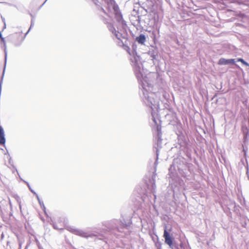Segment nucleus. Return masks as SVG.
I'll return each instance as SVG.
<instances>
[{"mask_svg": "<svg viewBox=\"0 0 249 249\" xmlns=\"http://www.w3.org/2000/svg\"><path fill=\"white\" fill-rule=\"evenodd\" d=\"M68 230L73 234L80 236L82 237L88 238L89 237H95V240L99 239L107 242L106 236L102 233H94L92 232H86L81 230L73 228H69Z\"/></svg>", "mask_w": 249, "mask_h": 249, "instance_id": "7ed1b4c3", "label": "nucleus"}, {"mask_svg": "<svg viewBox=\"0 0 249 249\" xmlns=\"http://www.w3.org/2000/svg\"><path fill=\"white\" fill-rule=\"evenodd\" d=\"M102 225L106 228V229L104 230V233L110 232L118 237L121 235L119 233H124V229L127 228L130 225V223H124L121 220L114 219L110 221H104L102 223Z\"/></svg>", "mask_w": 249, "mask_h": 249, "instance_id": "f03ea898", "label": "nucleus"}, {"mask_svg": "<svg viewBox=\"0 0 249 249\" xmlns=\"http://www.w3.org/2000/svg\"><path fill=\"white\" fill-rule=\"evenodd\" d=\"M122 221L123 223H126L127 224H128V222H129V223H130V225H129V226H128V227H127V228H125V229H124V230H125V229H127V230L128 229V227L129 226H130V225H131V222H130V221H128L127 222H125V221H124V220H123V221Z\"/></svg>", "mask_w": 249, "mask_h": 249, "instance_id": "a211bd4d", "label": "nucleus"}, {"mask_svg": "<svg viewBox=\"0 0 249 249\" xmlns=\"http://www.w3.org/2000/svg\"><path fill=\"white\" fill-rule=\"evenodd\" d=\"M155 178L156 175L153 174L151 178L149 179V180L146 182L148 189L152 192H154L156 187L155 184Z\"/></svg>", "mask_w": 249, "mask_h": 249, "instance_id": "0eeeda50", "label": "nucleus"}, {"mask_svg": "<svg viewBox=\"0 0 249 249\" xmlns=\"http://www.w3.org/2000/svg\"><path fill=\"white\" fill-rule=\"evenodd\" d=\"M34 194L36 195V198L37 199L38 201H40V199L38 195L36 193V194Z\"/></svg>", "mask_w": 249, "mask_h": 249, "instance_id": "6ab92c4d", "label": "nucleus"}, {"mask_svg": "<svg viewBox=\"0 0 249 249\" xmlns=\"http://www.w3.org/2000/svg\"><path fill=\"white\" fill-rule=\"evenodd\" d=\"M26 184H27V186H28V188H29V190H30V191H31L32 193H33V194H36V192H35V191H34L32 189V188H31V187H30V185H29V183H28V182H26Z\"/></svg>", "mask_w": 249, "mask_h": 249, "instance_id": "dca6fc26", "label": "nucleus"}, {"mask_svg": "<svg viewBox=\"0 0 249 249\" xmlns=\"http://www.w3.org/2000/svg\"><path fill=\"white\" fill-rule=\"evenodd\" d=\"M248 178H249V177H248Z\"/></svg>", "mask_w": 249, "mask_h": 249, "instance_id": "c85d7f7f", "label": "nucleus"}, {"mask_svg": "<svg viewBox=\"0 0 249 249\" xmlns=\"http://www.w3.org/2000/svg\"><path fill=\"white\" fill-rule=\"evenodd\" d=\"M47 1V0H46L41 5L40 7H42V6H43V5L45 3V2Z\"/></svg>", "mask_w": 249, "mask_h": 249, "instance_id": "393cba45", "label": "nucleus"}, {"mask_svg": "<svg viewBox=\"0 0 249 249\" xmlns=\"http://www.w3.org/2000/svg\"><path fill=\"white\" fill-rule=\"evenodd\" d=\"M244 145H245V144H243L242 146H243V151L244 152V154H245V155H246L247 149H245V147H244Z\"/></svg>", "mask_w": 249, "mask_h": 249, "instance_id": "aec40b11", "label": "nucleus"}, {"mask_svg": "<svg viewBox=\"0 0 249 249\" xmlns=\"http://www.w3.org/2000/svg\"><path fill=\"white\" fill-rule=\"evenodd\" d=\"M243 134H244V142H243L244 143L243 144H246L247 142L248 141V137L249 135V133H248V131L247 128H246L245 129H244L243 128Z\"/></svg>", "mask_w": 249, "mask_h": 249, "instance_id": "9b49d317", "label": "nucleus"}, {"mask_svg": "<svg viewBox=\"0 0 249 249\" xmlns=\"http://www.w3.org/2000/svg\"><path fill=\"white\" fill-rule=\"evenodd\" d=\"M19 247L21 248V244L20 243H19Z\"/></svg>", "mask_w": 249, "mask_h": 249, "instance_id": "cd10ccee", "label": "nucleus"}, {"mask_svg": "<svg viewBox=\"0 0 249 249\" xmlns=\"http://www.w3.org/2000/svg\"><path fill=\"white\" fill-rule=\"evenodd\" d=\"M112 8L116 21L121 24L122 28L124 29L126 26V22L123 18V15L119 9L118 5L114 3L112 5Z\"/></svg>", "mask_w": 249, "mask_h": 249, "instance_id": "20e7f679", "label": "nucleus"}, {"mask_svg": "<svg viewBox=\"0 0 249 249\" xmlns=\"http://www.w3.org/2000/svg\"><path fill=\"white\" fill-rule=\"evenodd\" d=\"M169 246L172 249H179L178 244L176 242H174L171 246Z\"/></svg>", "mask_w": 249, "mask_h": 249, "instance_id": "f8f14e48", "label": "nucleus"}, {"mask_svg": "<svg viewBox=\"0 0 249 249\" xmlns=\"http://www.w3.org/2000/svg\"><path fill=\"white\" fill-rule=\"evenodd\" d=\"M107 26L108 30L115 36L116 38L120 40L122 44H124L123 39H126V34L124 32L120 33L118 31H116L113 25L110 23H108Z\"/></svg>", "mask_w": 249, "mask_h": 249, "instance_id": "39448f33", "label": "nucleus"}, {"mask_svg": "<svg viewBox=\"0 0 249 249\" xmlns=\"http://www.w3.org/2000/svg\"><path fill=\"white\" fill-rule=\"evenodd\" d=\"M234 59H226L224 58H221L219 60L218 64L221 65H226L230 64H235Z\"/></svg>", "mask_w": 249, "mask_h": 249, "instance_id": "1a4fd4ad", "label": "nucleus"}, {"mask_svg": "<svg viewBox=\"0 0 249 249\" xmlns=\"http://www.w3.org/2000/svg\"><path fill=\"white\" fill-rule=\"evenodd\" d=\"M146 40V37L143 34H141L139 36H137L136 38V41L139 44H143Z\"/></svg>", "mask_w": 249, "mask_h": 249, "instance_id": "9d476101", "label": "nucleus"}, {"mask_svg": "<svg viewBox=\"0 0 249 249\" xmlns=\"http://www.w3.org/2000/svg\"><path fill=\"white\" fill-rule=\"evenodd\" d=\"M0 38H1V40H2V41L3 42H4V38L3 37H2V35H1V33H0Z\"/></svg>", "mask_w": 249, "mask_h": 249, "instance_id": "4be33fe9", "label": "nucleus"}, {"mask_svg": "<svg viewBox=\"0 0 249 249\" xmlns=\"http://www.w3.org/2000/svg\"><path fill=\"white\" fill-rule=\"evenodd\" d=\"M129 53L131 56L130 60L134 66L136 76L139 82L140 87L142 88V98L145 104L151 108L152 120L156 125V139L157 142V146H154L156 152V158L154 163V168L156 169L158 164L159 149L161 147L162 143L161 126L158 124L155 117L156 114V110L159 107L160 99V92L157 91L153 86V83L156 81L158 74L156 73H150L147 76H143L142 73V70L141 69L142 64L141 57L136 52V45H132V50L131 53L129 52Z\"/></svg>", "mask_w": 249, "mask_h": 249, "instance_id": "f257e3e1", "label": "nucleus"}, {"mask_svg": "<svg viewBox=\"0 0 249 249\" xmlns=\"http://www.w3.org/2000/svg\"><path fill=\"white\" fill-rule=\"evenodd\" d=\"M237 61L241 62L242 64H243L244 65H245L247 66H249V64L248 63H247L246 61H245L242 58H238L237 60Z\"/></svg>", "mask_w": 249, "mask_h": 249, "instance_id": "ddd939ff", "label": "nucleus"}, {"mask_svg": "<svg viewBox=\"0 0 249 249\" xmlns=\"http://www.w3.org/2000/svg\"><path fill=\"white\" fill-rule=\"evenodd\" d=\"M1 18L2 21L3 23V24H5V18L3 17H2V16H1Z\"/></svg>", "mask_w": 249, "mask_h": 249, "instance_id": "412c9836", "label": "nucleus"}, {"mask_svg": "<svg viewBox=\"0 0 249 249\" xmlns=\"http://www.w3.org/2000/svg\"><path fill=\"white\" fill-rule=\"evenodd\" d=\"M163 237L165 239V243L168 246H171L172 243H173V238L171 237L170 233L165 229L164 230Z\"/></svg>", "mask_w": 249, "mask_h": 249, "instance_id": "6e6552de", "label": "nucleus"}, {"mask_svg": "<svg viewBox=\"0 0 249 249\" xmlns=\"http://www.w3.org/2000/svg\"><path fill=\"white\" fill-rule=\"evenodd\" d=\"M129 18L132 24L134 26H139L140 25L141 16L138 11L134 9L131 13Z\"/></svg>", "mask_w": 249, "mask_h": 249, "instance_id": "423d86ee", "label": "nucleus"}, {"mask_svg": "<svg viewBox=\"0 0 249 249\" xmlns=\"http://www.w3.org/2000/svg\"><path fill=\"white\" fill-rule=\"evenodd\" d=\"M39 204H40V206H41V208L43 210L44 213H46V211H45V205L43 203V202L41 201V200H40V201H38Z\"/></svg>", "mask_w": 249, "mask_h": 249, "instance_id": "4468645a", "label": "nucleus"}, {"mask_svg": "<svg viewBox=\"0 0 249 249\" xmlns=\"http://www.w3.org/2000/svg\"><path fill=\"white\" fill-rule=\"evenodd\" d=\"M157 55V53H155L153 52L151 53V57H152L153 59H156Z\"/></svg>", "mask_w": 249, "mask_h": 249, "instance_id": "f3484780", "label": "nucleus"}, {"mask_svg": "<svg viewBox=\"0 0 249 249\" xmlns=\"http://www.w3.org/2000/svg\"><path fill=\"white\" fill-rule=\"evenodd\" d=\"M53 227L55 229H58V228L55 224L53 225Z\"/></svg>", "mask_w": 249, "mask_h": 249, "instance_id": "5701e85b", "label": "nucleus"}, {"mask_svg": "<svg viewBox=\"0 0 249 249\" xmlns=\"http://www.w3.org/2000/svg\"><path fill=\"white\" fill-rule=\"evenodd\" d=\"M4 28H6V22L5 23V24H4V27H3Z\"/></svg>", "mask_w": 249, "mask_h": 249, "instance_id": "a878e982", "label": "nucleus"}, {"mask_svg": "<svg viewBox=\"0 0 249 249\" xmlns=\"http://www.w3.org/2000/svg\"><path fill=\"white\" fill-rule=\"evenodd\" d=\"M34 21L33 19H32L31 20V25H30V27L29 28V29L28 30V31H27V32L26 33V35H27L29 32L30 31V29L34 26Z\"/></svg>", "mask_w": 249, "mask_h": 249, "instance_id": "2eb2a0df", "label": "nucleus"}, {"mask_svg": "<svg viewBox=\"0 0 249 249\" xmlns=\"http://www.w3.org/2000/svg\"><path fill=\"white\" fill-rule=\"evenodd\" d=\"M101 9H102V10L103 11V12H104L105 13V11H104V9H103V8H101Z\"/></svg>", "mask_w": 249, "mask_h": 249, "instance_id": "bb28decb", "label": "nucleus"}, {"mask_svg": "<svg viewBox=\"0 0 249 249\" xmlns=\"http://www.w3.org/2000/svg\"><path fill=\"white\" fill-rule=\"evenodd\" d=\"M157 249H161V244L159 245L157 247Z\"/></svg>", "mask_w": 249, "mask_h": 249, "instance_id": "b1692460", "label": "nucleus"}]
</instances>
